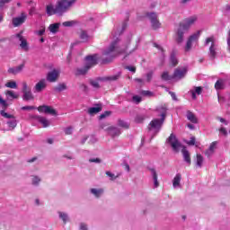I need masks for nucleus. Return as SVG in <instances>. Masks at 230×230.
<instances>
[{"mask_svg":"<svg viewBox=\"0 0 230 230\" xmlns=\"http://www.w3.org/2000/svg\"><path fill=\"white\" fill-rule=\"evenodd\" d=\"M118 42H119V39H116L114 41H112L110 45V47L103 52L104 58L102 59V64H110L118 55H125L124 58H127L128 55H130V52H127V49H128V47H126L125 49H120L119 51H116V46H118Z\"/></svg>","mask_w":230,"mask_h":230,"instance_id":"1","label":"nucleus"},{"mask_svg":"<svg viewBox=\"0 0 230 230\" xmlns=\"http://www.w3.org/2000/svg\"><path fill=\"white\" fill-rule=\"evenodd\" d=\"M198 17L197 16H190L185 20H183V22H181L179 24V27L176 31V42L178 44H181L184 40V33L193 26L197 22Z\"/></svg>","mask_w":230,"mask_h":230,"instance_id":"2","label":"nucleus"},{"mask_svg":"<svg viewBox=\"0 0 230 230\" xmlns=\"http://www.w3.org/2000/svg\"><path fill=\"white\" fill-rule=\"evenodd\" d=\"M76 3V0H59L58 1L56 6H57V12L59 13V15H62V13H65V12H67L73 4Z\"/></svg>","mask_w":230,"mask_h":230,"instance_id":"3","label":"nucleus"},{"mask_svg":"<svg viewBox=\"0 0 230 230\" xmlns=\"http://www.w3.org/2000/svg\"><path fill=\"white\" fill-rule=\"evenodd\" d=\"M209 43H211V45L208 49V55L210 60H215V58H217V45L215 44V36H211L206 39L205 46H209Z\"/></svg>","mask_w":230,"mask_h":230,"instance_id":"4","label":"nucleus"},{"mask_svg":"<svg viewBox=\"0 0 230 230\" xmlns=\"http://www.w3.org/2000/svg\"><path fill=\"white\" fill-rule=\"evenodd\" d=\"M22 100L23 102H33L35 100V96L31 93V88L28 87V83H22Z\"/></svg>","mask_w":230,"mask_h":230,"instance_id":"5","label":"nucleus"},{"mask_svg":"<svg viewBox=\"0 0 230 230\" xmlns=\"http://www.w3.org/2000/svg\"><path fill=\"white\" fill-rule=\"evenodd\" d=\"M167 143H169L174 152H179V148L182 146V144L179 142V139H177V137L172 133L170 137L167 139Z\"/></svg>","mask_w":230,"mask_h":230,"instance_id":"6","label":"nucleus"},{"mask_svg":"<svg viewBox=\"0 0 230 230\" xmlns=\"http://www.w3.org/2000/svg\"><path fill=\"white\" fill-rule=\"evenodd\" d=\"M200 38V31H198L194 34L190 35L187 40L185 46V51H190L191 47L193 46V42H199V39Z\"/></svg>","mask_w":230,"mask_h":230,"instance_id":"7","label":"nucleus"},{"mask_svg":"<svg viewBox=\"0 0 230 230\" xmlns=\"http://www.w3.org/2000/svg\"><path fill=\"white\" fill-rule=\"evenodd\" d=\"M166 118V114L162 113V119H154L149 123V130H152V128H155L157 130H161V127H163V123H164V119Z\"/></svg>","mask_w":230,"mask_h":230,"instance_id":"8","label":"nucleus"},{"mask_svg":"<svg viewBox=\"0 0 230 230\" xmlns=\"http://www.w3.org/2000/svg\"><path fill=\"white\" fill-rule=\"evenodd\" d=\"M85 66L88 69H91V67H94L98 64V54H93L92 56H86L85 57Z\"/></svg>","mask_w":230,"mask_h":230,"instance_id":"9","label":"nucleus"},{"mask_svg":"<svg viewBox=\"0 0 230 230\" xmlns=\"http://www.w3.org/2000/svg\"><path fill=\"white\" fill-rule=\"evenodd\" d=\"M186 73H188V69L186 67H178L174 70L172 74L173 80H182L186 76Z\"/></svg>","mask_w":230,"mask_h":230,"instance_id":"10","label":"nucleus"},{"mask_svg":"<svg viewBox=\"0 0 230 230\" xmlns=\"http://www.w3.org/2000/svg\"><path fill=\"white\" fill-rule=\"evenodd\" d=\"M147 17H149V20L151 21V26L153 30H158V28H161V22L157 19V13H147Z\"/></svg>","mask_w":230,"mask_h":230,"instance_id":"11","label":"nucleus"},{"mask_svg":"<svg viewBox=\"0 0 230 230\" xmlns=\"http://www.w3.org/2000/svg\"><path fill=\"white\" fill-rule=\"evenodd\" d=\"M59 76H60V70L53 69L52 71L48 73L47 81L50 82V84H53L57 82V80H58Z\"/></svg>","mask_w":230,"mask_h":230,"instance_id":"12","label":"nucleus"},{"mask_svg":"<svg viewBox=\"0 0 230 230\" xmlns=\"http://www.w3.org/2000/svg\"><path fill=\"white\" fill-rule=\"evenodd\" d=\"M37 109L39 112H44V114H51L52 116H57V110L53 109L51 106L41 105Z\"/></svg>","mask_w":230,"mask_h":230,"instance_id":"13","label":"nucleus"},{"mask_svg":"<svg viewBox=\"0 0 230 230\" xmlns=\"http://www.w3.org/2000/svg\"><path fill=\"white\" fill-rule=\"evenodd\" d=\"M48 87V84H46V79L40 80L34 86V93H42L44 89Z\"/></svg>","mask_w":230,"mask_h":230,"instance_id":"14","label":"nucleus"},{"mask_svg":"<svg viewBox=\"0 0 230 230\" xmlns=\"http://www.w3.org/2000/svg\"><path fill=\"white\" fill-rule=\"evenodd\" d=\"M181 154L183 155V161L190 166L191 164V155H190V151L184 146H182Z\"/></svg>","mask_w":230,"mask_h":230,"instance_id":"15","label":"nucleus"},{"mask_svg":"<svg viewBox=\"0 0 230 230\" xmlns=\"http://www.w3.org/2000/svg\"><path fill=\"white\" fill-rule=\"evenodd\" d=\"M17 39L21 41L20 47L25 51H28V41L22 37V32L16 34Z\"/></svg>","mask_w":230,"mask_h":230,"instance_id":"16","label":"nucleus"},{"mask_svg":"<svg viewBox=\"0 0 230 230\" xmlns=\"http://www.w3.org/2000/svg\"><path fill=\"white\" fill-rule=\"evenodd\" d=\"M22 69H24V63L21 64L16 67H10L7 70V73H9L10 75H18V73H21L22 71Z\"/></svg>","mask_w":230,"mask_h":230,"instance_id":"17","label":"nucleus"},{"mask_svg":"<svg viewBox=\"0 0 230 230\" xmlns=\"http://www.w3.org/2000/svg\"><path fill=\"white\" fill-rule=\"evenodd\" d=\"M26 21V16H20L13 19V25L14 28H17L18 26H21V24H24V22Z\"/></svg>","mask_w":230,"mask_h":230,"instance_id":"18","label":"nucleus"},{"mask_svg":"<svg viewBox=\"0 0 230 230\" xmlns=\"http://www.w3.org/2000/svg\"><path fill=\"white\" fill-rule=\"evenodd\" d=\"M215 89L217 91H222L226 89V80L224 79H218L215 84Z\"/></svg>","mask_w":230,"mask_h":230,"instance_id":"19","label":"nucleus"},{"mask_svg":"<svg viewBox=\"0 0 230 230\" xmlns=\"http://www.w3.org/2000/svg\"><path fill=\"white\" fill-rule=\"evenodd\" d=\"M107 130H109L110 136H111V137H116L119 136V134H121V131L119 130V128L116 127H110L107 128Z\"/></svg>","mask_w":230,"mask_h":230,"instance_id":"20","label":"nucleus"},{"mask_svg":"<svg viewBox=\"0 0 230 230\" xmlns=\"http://www.w3.org/2000/svg\"><path fill=\"white\" fill-rule=\"evenodd\" d=\"M46 12L49 16L55 15L57 13L60 14L59 12H57V5L56 7H53L52 4L47 5Z\"/></svg>","mask_w":230,"mask_h":230,"instance_id":"21","label":"nucleus"},{"mask_svg":"<svg viewBox=\"0 0 230 230\" xmlns=\"http://www.w3.org/2000/svg\"><path fill=\"white\" fill-rule=\"evenodd\" d=\"M187 119H189V121L194 124L199 123V119H197V116H195V113L191 112L190 111H187Z\"/></svg>","mask_w":230,"mask_h":230,"instance_id":"22","label":"nucleus"},{"mask_svg":"<svg viewBox=\"0 0 230 230\" xmlns=\"http://www.w3.org/2000/svg\"><path fill=\"white\" fill-rule=\"evenodd\" d=\"M67 84L66 83H59L57 86L54 87L56 93H62V91H66Z\"/></svg>","mask_w":230,"mask_h":230,"instance_id":"23","label":"nucleus"},{"mask_svg":"<svg viewBox=\"0 0 230 230\" xmlns=\"http://www.w3.org/2000/svg\"><path fill=\"white\" fill-rule=\"evenodd\" d=\"M182 179V176L181 173H177L175 177L172 180V186L173 188H177V186H181V180Z\"/></svg>","mask_w":230,"mask_h":230,"instance_id":"24","label":"nucleus"},{"mask_svg":"<svg viewBox=\"0 0 230 230\" xmlns=\"http://www.w3.org/2000/svg\"><path fill=\"white\" fill-rule=\"evenodd\" d=\"M37 119L40 123H41L44 128H47V127H49V120H48V119L38 116Z\"/></svg>","mask_w":230,"mask_h":230,"instance_id":"25","label":"nucleus"},{"mask_svg":"<svg viewBox=\"0 0 230 230\" xmlns=\"http://www.w3.org/2000/svg\"><path fill=\"white\" fill-rule=\"evenodd\" d=\"M152 175H153V181H154V184H155V188H158L159 187V181H157V172H155V169L152 168L149 169Z\"/></svg>","mask_w":230,"mask_h":230,"instance_id":"26","label":"nucleus"},{"mask_svg":"<svg viewBox=\"0 0 230 230\" xmlns=\"http://www.w3.org/2000/svg\"><path fill=\"white\" fill-rule=\"evenodd\" d=\"M59 29H60V23H52L49 27L50 33H57Z\"/></svg>","mask_w":230,"mask_h":230,"instance_id":"27","label":"nucleus"},{"mask_svg":"<svg viewBox=\"0 0 230 230\" xmlns=\"http://www.w3.org/2000/svg\"><path fill=\"white\" fill-rule=\"evenodd\" d=\"M204 163V156L200 154L196 155V164L199 168H202V164Z\"/></svg>","mask_w":230,"mask_h":230,"instance_id":"28","label":"nucleus"},{"mask_svg":"<svg viewBox=\"0 0 230 230\" xmlns=\"http://www.w3.org/2000/svg\"><path fill=\"white\" fill-rule=\"evenodd\" d=\"M91 193L97 199H100L103 195V189H91Z\"/></svg>","mask_w":230,"mask_h":230,"instance_id":"29","label":"nucleus"},{"mask_svg":"<svg viewBox=\"0 0 230 230\" xmlns=\"http://www.w3.org/2000/svg\"><path fill=\"white\" fill-rule=\"evenodd\" d=\"M161 78L164 82H168L170 80H173V75H170V73H168V71H165L162 74Z\"/></svg>","mask_w":230,"mask_h":230,"instance_id":"30","label":"nucleus"},{"mask_svg":"<svg viewBox=\"0 0 230 230\" xmlns=\"http://www.w3.org/2000/svg\"><path fill=\"white\" fill-rule=\"evenodd\" d=\"M98 112H102V107H92L88 110V114L91 116L98 114Z\"/></svg>","mask_w":230,"mask_h":230,"instance_id":"31","label":"nucleus"},{"mask_svg":"<svg viewBox=\"0 0 230 230\" xmlns=\"http://www.w3.org/2000/svg\"><path fill=\"white\" fill-rule=\"evenodd\" d=\"M119 78H121V72H119L114 75H109L108 82H117V80H119Z\"/></svg>","mask_w":230,"mask_h":230,"instance_id":"32","label":"nucleus"},{"mask_svg":"<svg viewBox=\"0 0 230 230\" xmlns=\"http://www.w3.org/2000/svg\"><path fill=\"white\" fill-rule=\"evenodd\" d=\"M90 68H87L86 66L83 68H77L76 69V75H87V72L89 71Z\"/></svg>","mask_w":230,"mask_h":230,"instance_id":"33","label":"nucleus"},{"mask_svg":"<svg viewBox=\"0 0 230 230\" xmlns=\"http://www.w3.org/2000/svg\"><path fill=\"white\" fill-rule=\"evenodd\" d=\"M170 62L173 67L179 64V60H177V58L175 57V53L171 54Z\"/></svg>","mask_w":230,"mask_h":230,"instance_id":"34","label":"nucleus"},{"mask_svg":"<svg viewBox=\"0 0 230 230\" xmlns=\"http://www.w3.org/2000/svg\"><path fill=\"white\" fill-rule=\"evenodd\" d=\"M6 96H10V98H13V100L19 99V94L15 93L12 90H8L5 92Z\"/></svg>","mask_w":230,"mask_h":230,"instance_id":"35","label":"nucleus"},{"mask_svg":"<svg viewBox=\"0 0 230 230\" xmlns=\"http://www.w3.org/2000/svg\"><path fill=\"white\" fill-rule=\"evenodd\" d=\"M118 125L119 127H121L122 128H126V129H128L130 128V125L123 119H119Z\"/></svg>","mask_w":230,"mask_h":230,"instance_id":"36","label":"nucleus"},{"mask_svg":"<svg viewBox=\"0 0 230 230\" xmlns=\"http://www.w3.org/2000/svg\"><path fill=\"white\" fill-rule=\"evenodd\" d=\"M80 39L82 42H87L89 40V35H87V32L85 31H81Z\"/></svg>","mask_w":230,"mask_h":230,"instance_id":"37","label":"nucleus"},{"mask_svg":"<svg viewBox=\"0 0 230 230\" xmlns=\"http://www.w3.org/2000/svg\"><path fill=\"white\" fill-rule=\"evenodd\" d=\"M0 114L1 116H3V118H5L6 119H15V116L7 113L4 111H1Z\"/></svg>","mask_w":230,"mask_h":230,"instance_id":"38","label":"nucleus"},{"mask_svg":"<svg viewBox=\"0 0 230 230\" xmlns=\"http://www.w3.org/2000/svg\"><path fill=\"white\" fill-rule=\"evenodd\" d=\"M145 119H146V116H145V115H137L135 117L136 123H143V121H145Z\"/></svg>","mask_w":230,"mask_h":230,"instance_id":"39","label":"nucleus"},{"mask_svg":"<svg viewBox=\"0 0 230 230\" xmlns=\"http://www.w3.org/2000/svg\"><path fill=\"white\" fill-rule=\"evenodd\" d=\"M5 87L9 89H17V83L15 81L7 82Z\"/></svg>","mask_w":230,"mask_h":230,"instance_id":"40","label":"nucleus"},{"mask_svg":"<svg viewBox=\"0 0 230 230\" xmlns=\"http://www.w3.org/2000/svg\"><path fill=\"white\" fill-rule=\"evenodd\" d=\"M59 218H61V220H63L64 224H67V220H69L67 214H66L64 212H59Z\"/></svg>","mask_w":230,"mask_h":230,"instance_id":"41","label":"nucleus"},{"mask_svg":"<svg viewBox=\"0 0 230 230\" xmlns=\"http://www.w3.org/2000/svg\"><path fill=\"white\" fill-rule=\"evenodd\" d=\"M62 24L66 28H70L71 26H75V24H76V22L75 21H68V22H64Z\"/></svg>","mask_w":230,"mask_h":230,"instance_id":"42","label":"nucleus"},{"mask_svg":"<svg viewBox=\"0 0 230 230\" xmlns=\"http://www.w3.org/2000/svg\"><path fill=\"white\" fill-rule=\"evenodd\" d=\"M106 175L111 178V181H116L118 177H119V175H115L114 173L109 171L106 172Z\"/></svg>","mask_w":230,"mask_h":230,"instance_id":"43","label":"nucleus"},{"mask_svg":"<svg viewBox=\"0 0 230 230\" xmlns=\"http://www.w3.org/2000/svg\"><path fill=\"white\" fill-rule=\"evenodd\" d=\"M142 100L143 99L141 98V96H138V95H134L132 97V101L134 102V103H137V105L141 103Z\"/></svg>","mask_w":230,"mask_h":230,"instance_id":"44","label":"nucleus"},{"mask_svg":"<svg viewBox=\"0 0 230 230\" xmlns=\"http://www.w3.org/2000/svg\"><path fill=\"white\" fill-rule=\"evenodd\" d=\"M8 127H10L11 128H15V127H17V120L13 119L11 121L7 122Z\"/></svg>","mask_w":230,"mask_h":230,"instance_id":"45","label":"nucleus"},{"mask_svg":"<svg viewBox=\"0 0 230 230\" xmlns=\"http://www.w3.org/2000/svg\"><path fill=\"white\" fill-rule=\"evenodd\" d=\"M111 111H104V113L99 116V119H105V118L111 116Z\"/></svg>","mask_w":230,"mask_h":230,"instance_id":"46","label":"nucleus"},{"mask_svg":"<svg viewBox=\"0 0 230 230\" xmlns=\"http://www.w3.org/2000/svg\"><path fill=\"white\" fill-rule=\"evenodd\" d=\"M217 145H218L217 141L212 142L208 149H210L212 152H215V150H217Z\"/></svg>","mask_w":230,"mask_h":230,"instance_id":"47","label":"nucleus"},{"mask_svg":"<svg viewBox=\"0 0 230 230\" xmlns=\"http://www.w3.org/2000/svg\"><path fill=\"white\" fill-rule=\"evenodd\" d=\"M142 96H154V93L150 92V91H142L141 92Z\"/></svg>","mask_w":230,"mask_h":230,"instance_id":"48","label":"nucleus"},{"mask_svg":"<svg viewBox=\"0 0 230 230\" xmlns=\"http://www.w3.org/2000/svg\"><path fill=\"white\" fill-rule=\"evenodd\" d=\"M218 131L220 132V134H223L225 137H227V129H226V128H220Z\"/></svg>","mask_w":230,"mask_h":230,"instance_id":"49","label":"nucleus"},{"mask_svg":"<svg viewBox=\"0 0 230 230\" xmlns=\"http://www.w3.org/2000/svg\"><path fill=\"white\" fill-rule=\"evenodd\" d=\"M35 106H23L22 107V111H35Z\"/></svg>","mask_w":230,"mask_h":230,"instance_id":"50","label":"nucleus"},{"mask_svg":"<svg viewBox=\"0 0 230 230\" xmlns=\"http://www.w3.org/2000/svg\"><path fill=\"white\" fill-rule=\"evenodd\" d=\"M65 134H66V136H71V134H73V128H71V127L66 128L65 129Z\"/></svg>","mask_w":230,"mask_h":230,"instance_id":"51","label":"nucleus"},{"mask_svg":"<svg viewBox=\"0 0 230 230\" xmlns=\"http://www.w3.org/2000/svg\"><path fill=\"white\" fill-rule=\"evenodd\" d=\"M91 85L94 87L95 89H100V84L97 81H91L90 82Z\"/></svg>","mask_w":230,"mask_h":230,"instance_id":"52","label":"nucleus"},{"mask_svg":"<svg viewBox=\"0 0 230 230\" xmlns=\"http://www.w3.org/2000/svg\"><path fill=\"white\" fill-rule=\"evenodd\" d=\"M154 76V72H148L146 74V80L147 82H152V77Z\"/></svg>","mask_w":230,"mask_h":230,"instance_id":"53","label":"nucleus"},{"mask_svg":"<svg viewBox=\"0 0 230 230\" xmlns=\"http://www.w3.org/2000/svg\"><path fill=\"white\" fill-rule=\"evenodd\" d=\"M89 163L100 164V163H102V160L100 158H91V159H89Z\"/></svg>","mask_w":230,"mask_h":230,"instance_id":"54","label":"nucleus"},{"mask_svg":"<svg viewBox=\"0 0 230 230\" xmlns=\"http://www.w3.org/2000/svg\"><path fill=\"white\" fill-rule=\"evenodd\" d=\"M39 182H40V179H39V177H37V176H34L32 178V184L37 185V184H39Z\"/></svg>","mask_w":230,"mask_h":230,"instance_id":"55","label":"nucleus"},{"mask_svg":"<svg viewBox=\"0 0 230 230\" xmlns=\"http://www.w3.org/2000/svg\"><path fill=\"white\" fill-rule=\"evenodd\" d=\"M195 137H190V140L189 142H187V145L193 146L195 145Z\"/></svg>","mask_w":230,"mask_h":230,"instance_id":"56","label":"nucleus"},{"mask_svg":"<svg viewBox=\"0 0 230 230\" xmlns=\"http://www.w3.org/2000/svg\"><path fill=\"white\" fill-rule=\"evenodd\" d=\"M0 104L2 107H8V103H6V101H4L1 96H0Z\"/></svg>","mask_w":230,"mask_h":230,"instance_id":"57","label":"nucleus"},{"mask_svg":"<svg viewBox=\"0 0 230 230\" xmlns=\"http://www.w3.org/2000/svg\"><path fill=\"white\" fill-rule=\"evenodd\" d=\"M213 154H215V152L211 151V149H207L205 151V155H207V157H209L210 155H213Z\"/></svg>","mask_w":230,"mask_h":230,"instance_id":"58","label":"nucleus"},{"mask_svg":"<svg viewBox=\"0 0 230 230\" xmlns=\"http://www.w3.org/2000/svg\"><path fill=\"white\" fill-rule=\"evenodd\" d=\"M44 33H46V28H42L41 30L37 31V35H39L40 37H42Z\"/></svg>","mask_w":230,"mask_h":230,"instance_id":"59","label":"nucleus"},{"mask_svg":"<svg viewBox=\"0 0 230 230\" xmlns=\"http://www.w3.org/2000/svg\"><path fill=\"white\" fill-rule=\"evenodd\" d=\"M169 94L171 95V98L174 100V102H177V95L173 92H169Z\"/></svg>","mask_w":230,"mask_h":230,"instance_id":"60","label":"nucleus"},{"mask_svg":"<svg viewBox=\"0 0 230 230\" xmlns=\"http://www.w3.org/2000/svg\"><path fill=\"white\" fill-rule=\"evenodd\" d=\"M195 93L198 94H202V86H197L195 89Z\"/></svg>","mask_w":230,"mask_h":230,"instance_id":"61","label":"nucleus"},{"mask_svg":"<svg viewBox=\"0 0 230 230\" xmlns=\"http://www.w3.org/2000/svg\"><path fill=\"white\" fill-rule=\"evenodd\" d=\"M127 26H128V24L127 23V22H124L122 23L121 33H123L124 31L127 30Z\"/></svg>","mask_w":230,"mask_h":230,"instance_id":"62","label":"nucleus"},{"mask_svg":"<svg viewBox=\"0 0 230 230\" xmlns=\"http://www.w3.org/2000/svg\"><path fill=\"white\" fill-rule=\"evenodd\" d=\"M127 69H128V71H131V73H136V66H127Z\"/></svg>","mask_w":230,"mask_h":230,"instance_id":"63","label":"nucleus"},{"mask_svg":"<svg viewBox=\"0 0 230 230\" xmlns=\"http://www.w3.org/2000/svg\"><path fill=\"white\" fill-rule=\"evenodd\" d=\"M80 230H87V225H85V224H81V226H80Z\"/></svg>","mask_w":230,"mask_h":230,"instance_id":"64","label":"nucleus"}]
</instances>
